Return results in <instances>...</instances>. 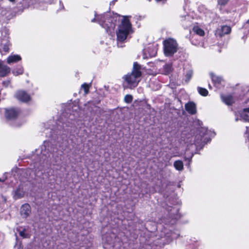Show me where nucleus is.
<instances>
[{"label": "nucleus", "mask_w": 249, "mask_h": 249, "mask_svg": "<svg viewBox=\"0 0 249 249\" xmlns=\"http://www.w3.org/2000/svg\"><path fill=\"white\" fill-rule=\"evenodd\" d=\"M141 66L137 63H134L131 73L126 75L124 77V86L125 88H133L138 85L140 82L139 78L141 76Z\"/></svg>", "instance_id": "nucleus-1"}, {"label": "nucleus", "mask_w": 249, "mask_h": 249, "mask_svg": "<svg viewBox=\"0 0 249 249\" xmlns=\"http://www.w3.org/2000/svg\"><path fill=\"white\" fill-rule=\"evenodd\" d=\"M241 119L245 122L249 121V107L244 108L240 112Z\"/></svg>", "instance_id": "nucleus-9"}, {"label": "nucleus", "mask_w": 249, "mask_h": 249, "mask_svg": "<svg viewBox=\"0 0 249 249\" xmlns=\"http://www.w3.org/2000/svg\"><path fill=\"white\" fill-rule=\"evenodd\" d=\"M23 72V69L22 67H18L14 69L13 71V73L16 75H18L22 74Z\"/></svg>", "instance_id": "nucleus-18"}, {"label": "nucleus", "mask_w": 249, "mask_h": 249, "mask_svg": "<svg viewBox=\"0 0 249 249\" xmlns=\"http://www.w3.org/2000/svg\"><path fill=\"white\" fill-rule=\"evenodd\" d=\"M145 51L148 53L150 57H154L156 56L157 54V49L153 45H151Z\"/></svg>", "instance_id": "nucleus-14"}, {"label": "nucleus", "mask_w": 249, "mask_h": 249, "mask_svg": "<svg viewBox=\"0 0 249 249\" xmlns=\"http://www.w3.org/2000/svg\"><path fill=\"white\" fill-rule=\"evenodd\" d=\"M121 24L119 25L116 32L117 39L123 41L127 38L128 35L132 33L131 24L129 19V16H123Z\"/></svg>", "instance_id": "nucleus-2"}, {"label": "nucleus", "mask_w": 249, "mask_h": 249, "mask_svg": "<svg viewBox=\"0 0 249 249\" xmlns=\"http://www.w3.org/2000/svg\"><path fill=\"white\" fill-rule=\"evenodd\" d=\"M229 1V0H218V4L221 6L225 5Z\"/></svg>", "instance_id": "nucleus-26"}, {"label": "nucleus", "mask_w": 249, "mask_h": 249, "mask_svg": "<svg viewBox=\"0 0 249 249\" xmlns=\"http://www.w3.org/2000/svg\"><path fill=\"white\" fill-rule=\"evenodd\" d=\"M31 213V207L28 204H23L20 209V213L24 218H27Z\"/></svg>", "instance_id": "nucleus-6"}, {"label": "nucleus", "mask_w": 249, "mask_h": 249, "mask_svg": "<svg viewBox=\"0 0 249 249\" xmlns=\"http://www.w3.org/2000/svg\"><path fill=\"white\" fill-rule=\"evenodd\" d=\"M193 75V71L191 70L189 71L186 75V81L187 82H189L190 79L192 78Z\"/></svg>", "instance_id": "nucleus-22"}, {"label": "nucleus", "mask_w": 249, "mask_h": 249, "mask_svg": "<svg viewBox=\"0 0 249 249\" xmlns=\"http://www.w3.org/2000/svg\"><path fill=\"white\" fill-rule=\"evenodd\" d=\"M221 98L223 102L227 105H231L234 102L231 95H222Z\"/></svg>", "instance_id": "nucleus-13"}, {"label": "nucleus", "mask_w": 249, "mask_h": 249, "mask_svg": "<svg viewBox=\"0 0 249 249\" xmlns=\"http://www.w3.org/2000/svg\"><path fill=\"white\" fill-rule=\"evenodd\" d=\"M220 31L221 33L220 34V36H222L224 35L230 33L231 31V28L229 26L225 25L221 27Z\"/></svg>", "instance_id": "nucleus-16"}, {"label": "nucleus", "mask_w": 249, "mask_h": 249, "mask_svg": "<svg viewBox=\"0 0 249 249\" xmlns=\"http://www.w3.org/2000/svg\"><path fill=\"white\" fill-rule=\"evenodd\" d=\"M165 72L166 73H169L172 70V66L170 64H166L164 67Z\"/></svg>", "instance_id": "nucleus-23"}, {"label": "nucleus", "mask_w": 249, "mask_h": 249, "mask_svg": "<svg viewBox=\"0 0 249 249\" xmlns=\"http://www.w3.org/2000/svg\"><path fill=\"white\" fill-rule=\"evenodd\" d=\"M210 74L212 80L215 83H221V81L223 80L221 77L217 76L214 75L213 73H211Z\"/></svg>", "instance_id": "nucleus-17"}, {"label": "nucleus", "mask_w": 249, "mask_h": 249, "mask_svg": "<svg viewBox=\"0 0 249 249\" xmlns=\"http://www.w3.org/2000/svg\"><path fill=\"white\" fill-rule=\"evenodd\" d=\"M8 0L11 2L14 3V2H15L16 0Z\"/></svg>", "instance_id": "nucleus-28"}, {"label": "nucleus", "mask_w": 249, "mask_h": 249, "mask_svg": "<svg viewBox=\"0 0 249 249\" xmlns=\"http://www.w3.org/2000/svg\"><path fill=\"white\" fill-rule=\"evenodd\" d=\"M174 166L177 170L179 171H181L184 169L183 163L180 160H176L174 162Z\"/></svg>", "instance_id": "nucleus-15"}, {"label": "nucleus", "mask_w": 249, "mask_h": 249, "mask_svg": "<svg viewBox=\"0 0 249 249\" xmlns=\"http://www.w3.org/2000/svg\"><path fill=\"white\" fill-rule=\"evenodd\" d=\"M133 97L130 94H127L124 96V101L126 103H130L132 101Z\"/></svg>", "instance_id": "nucleus-21"}, {"label": "nucleus", "mask_w": 249, "mask_h": 249, "mask_svg": "<svg viewBox=\"0 0 249 249\" xmlns=\"http://www.w3.org/2000/svg\"><path fill=\"white\" fill-rule=\"evenodd\" d=\"M185 109L189 113L194 114L196 112V105L193 102L188 103L185 105Z\"/></svg>", "instance_id": "nucleus-8"}, {"label": "nucleus", "mask_w": 249, "mask_h": 249, "mask_svg": "<svg viewBox=\"0 0 249 249\" xmlns=\"http://www.w3.org/2000/svg\"><path fill=\"white\" fill-rule=\"evenodd\" d=\"M198 91L199 93V94L202 96H206L208 94V90L204 88H198Z\"/></svg>", "instance_id": "nucleus-20"}, {"label": "nucleus", "mask_w": 249, "mask_h": 249, "mask_svg": "<svg viewBox=\"0 0 249 249\" xmlns=\"http://www.w3.org/2000/svg\"><path fill=\"white\" fill-rule=\"evenodd\" d=\"M15 96L17 99L23 102H27L31 100L30 96L23 90L18 91Z\"/></svg>", "instance_id": "nucleus-5"}, {"label": "nucleus", "mask_w": 249, "mask_h": 249, "mask_svg": "<svg viewBox=\"0 0 249 249\" xmlns=\"http://www.w3.org/2000/svg\"><path fill=\"white\" fill-rule=\"evenodd\" d=\"M164 52L166 56H171L178 50L177 41L173 38H168L163 41Z\"/></svg>", "instance_id": "nucleus-4"}, {"label": "nucleus", "mask_w": 249, "mask_h": 249, "mask_svg": "<svg viewBox=\"0 0 249 249\" xmlns=\"http://www.w3.org/2000/svg\"><path fill=\"white\" fill-rule=\"evenodd\" d=\"M25 231V229H24L22 231H20L19 233L20 236L22 237L23 238H29V234L28 233H26Z\"/></svg>", "instance_id": "nucleus-24"}, {"label": "nucleus", "mask_w": 249, "mask_h": 249, "mask_svg": "<svg viewBox=\"0 0 249 249\" xmlns=\"http://www.w3.org/2000/svg\"><path fill=\"white\" fill-rule=\"evenodd\" d=\"M82 88L84 89L85 94H87L89 92V86L86 83H84L82 85Z\"/></svg>", "instance_id": "nucleus-25"}, {"label": "nucleus", "mask_w": 249, "mask_h": 249, "mask_svg": "<svg viewBox=\"0 0 249 249\" xmlns=\"http://www.w3.org/2000/svg\"><path fill=\"white\" fill-rule=\"evenodd\" d=\"M9 84V81H4L3 82V86H5V87H7Z\"/></svg>", "instance_id": "nucleus-27"}, {"label": "nucleus", "mask_w": 249, "mask_h": 249, "mask_svg": "<svg viewBox=\"0 0 249 249\" xmlns=\"http://www.w3.org/2000/svg\"><path fill=\"white\" fill-rule=\"evenodd\" d=\"M156 0L157 2H160V1H165L166 0Z\"/></svg>", "instance_id": "nucleus-29"}, {"label": "nucleus", "mask_w": 249, "mask_h": 249, "mask_svg": "<svg viewBox=\"0 0 249 249\" xmlns=\"http://www.w3.org/2000/svg\"><path fill=\"white\" fill-rule=\"evenodd\" d=\"M18 111L14 108L5 109V116L7 119H14L18 116Z\"/></svg>", "instance_id": "nucleus-7"}, {"label": "nucleus", "mask_w": 249, "mask_h": 249, "mask_svg": "<svg viewBox=\"0 0 249 249\" xmlns=\"http://www.w3.org/2000/svg\"><path fill=\"white\" fill-rule=\"evenodd\" d=\"M25 192L23 189L20 188L17 189L14 193L13 197L15 199H20L24 196Z\"/></svg>", "instance_id": "nucleus-11"}, {"label": "nucleus", "mask_w": 249, "mask_h": 249, "mask_svg": "<svg viewBox=\"0 0 249 249\" xmlns=\"http://www.w3.org/2000/svg\"><path fill=\"white\" fill-rule=\"evenodd\" d=\"M116 16L114 17H111L109 16L108 14L104 15H95V18H94L91 22H94L97 21L98 23L107 31H110L111 29H113L115 27V23L114 21V18Z\"/></svg>", "instance_id": "nucleus-3"}, {"label": "nucleus", "mask_w": 249, "mask_h": 249, "mask_svg": "<svg viewBox=\"0 0 249 249\" xmlns=\"http://www.w3.org/2000/svg\"><path fill=\"white\" fill-rule=\"evenodd\" d=\"M193 31L196 34L200 36H203L204 35V31L198 27H195L193 29Z\"/></svg>", "instance_id": "nucleus-19"}, {"label": "nucleus", "mask_w": 249, "mask_h": 249, "mask_svg": "<svg viewBox=\"0 0 249 249\" xmlns=\"http://www.w3.org/2000/svg\"><path fill=\"white\" fill-rule=\"evenodd\" d=\"M4 181V179H3V180H1V179H0V181Z\"/></svg>", "instance_id": "nucleus-31"}, {"label": "nucleus", "mask_w": 249, "mask_h": 249, "mask_svg": "<svg viewBox=\"0 0 249 249\" xmlns=\"http://www.w3.org/2000/svg\"><path fill=\"white\" fill-rule=\"evenodd\" d=\"M10 71V68L0 63V76L3 77Z\"/></svg>", "instance_id": "nucleus-10"}, {"label": "nucleus", "mask_w": 249, "mask_h": 249, "mask_svg": "<svg viewBox=\"0 0 249 249\" xmlns=\"http://www.w3.org/2000/svg\"><path fill=\"white\" fill-rule=\"evenodd\" d=\"M21 59V57L18 54H13L9 56L7 59L8 64L17 62Z\"/></svg>", "instance_id": "nucleus-12"}, {"label": "nucleus", "mask_w": 249, "mask_h": 249, "mask_svg": "<svg viewBox=\"0 0 249 249\" xmlns=\"http://www.w3.org/2000/svg\"><path fill=\"white\" fill-rule=\"evenodd\" d=\"M247 23L248 24H249V19L247 21Z\"/></svg>", "instance_id": "nucleus-30"}]
</instances>
